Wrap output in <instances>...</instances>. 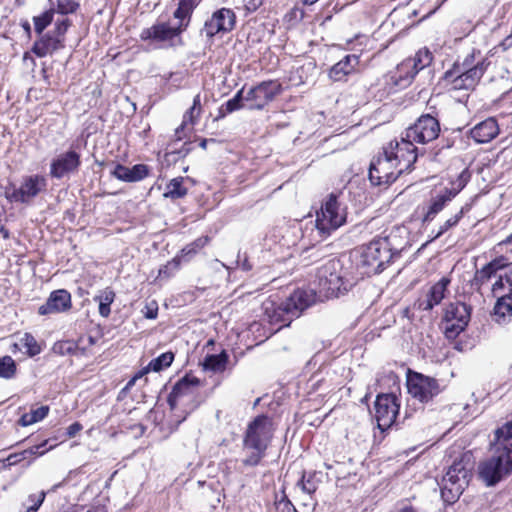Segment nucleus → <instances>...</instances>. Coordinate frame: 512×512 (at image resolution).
<instances>
[{
    "label": "nucleus",
    "mask_w": 512,
    "mask_h": 512,
    "mask_svg": "<svg viewBox=\"0 0 512 512\" xmlns=\"http://www.w3.org/2000/svg\"><path fill=\"white\" fill-rule=\"evenodd\" d=\"M512 474V422L494 432L490 456L478 465L479 479L488 487L497 485Z\"/></svg>",
    "instance_id": "1"
},
{
    "label": "nucleus",
    "mask_w": 512,
    "mask_h": 512,
    "mask_svg": "<svg viewBox=\"0 0 512 512\" xmlns=\"http://www.w3.org/2000/svg\"><path fill=\"white\" fill-rule=\"evenodd\" d=\"M417 161L408 144L391 141L383 152L370 163L369 179L375 186L389 185L406 171H410Z\"/></svg>",
    "instance_id": "2"
},
{
    "label": "nucleus",
    "mask_w": 512,
    "mask_h": 512,
    "mask_svg": "<svg viewBox=\"0 0 512 512\" xmlns=\"http://www.w3.org/2000/svg\"><path fill=\"white\" fill-rule=\"evenodd\" d=\"M314 289H297L285 301L275 305L272 301L264 303L265 314L271 324L288 326L295 318L317 301Z\"/></svg>",
    "instance_id": "3"
},
{
    "label": "nucleus",
    "mask_w": 512,
    "mask_h": 512,
    "mask_svg": "<svg viewBox=\"0 0 512 512\" xmlns=\"http://www.w3.org/2000/svg\"><path fill=\"white\" fill-rule=\"evenodd\" d=\"M355 284L354 278L348 277L339 260H329L317 269L315 285L319 297H338L346 293Z\"/></svg>",
    "instance_id": "4"
},
{
    "label": "nucleus",
    "mask_w": 512,
    "mask_h": 512,
    "mask_svg": "<svg viewBox=\"0 0 512 512\" xmlns=\"http://www.w3.org/2000/svg\"><path fill=\"white\" fill-rule=\"evenodd\" d=\"M472 464L468 456L455 460L443 476L440 490L444 502L453 504L456 502L471 478Z\"/></svg>",
    "instance_id": "5"
},
{
    "label": "nucleus",
    "mask_w": 512,
    "mask_h": 512,
    "mask_svg": "<svg viewBox=\"0 0 512 512\" xmlns=\"http://www.w3.org/2000/svg\"><path fill=\"white\" fill-rule=\"evenodd\" d=\"M400 252L401 249L393 244L392 235L376 238L362 248L360 263L374 273H380Z\"/></svg>",
    "instance_id": "6"
},
{
    "label": "nucleus",
    "mask_w": 512,
    "mask_h": 512,
    "mask_svg": "<svg viewBox=\"0 0 512 512\" xmlns=\"http://www.w3.org/2000/svg\"><path fill=\"white\" fill-rule=\"evenodd\" d=\"M347 220V209L339 195L329 194L316 213V228L320 235L327 237L343 226Z\"/></svg>",
    "instance_id": "7"
},
{
    "label": "nucleus",
    "mask_w": 512,
    "mask_h": 512,
    "mask_svg": "<svg viewBox=\"0 0 512 512\" xmlns=\"http://www.w3.org/2000/svg\"><path fill=\"white\" fill-rule=\"evenodd\" d=\"M440 131L439 120L430 114H423L405 130L398 141L408 144L412 148V154L418 156L419 151L415 144H427L437 139Z\"/></svg>",
    "instance_id": "8"
},
{
    "label": "nucleus",
    "mask_w": 512,
    "mask_h": 512,
    "mask_svg": "<svg viewBox=\"0 0 512 512\" xmlns=\"http://www.w3.org/2000/svg\"><path fill=\"white\" fill-rule=\"evenodd\" d=\"M47 185L48 181L43 175H26L22 177L18 187L11 184L6 188L5 197L11 203L29 205L38 195L46 191Z\"/></svg>",
    "instance_id": "9"
},
{
    "label": "nucleus",
    "mask_w": 512,
    "mask_h": 512,
    "mask_svg": "<svg viewBox=\"0 0 512 512\" xmlns=\"http://www.w3.org/2000/svg\"><path fill=\"white\" fill-rule=\"evenodd\" d=\"M470 307L462 302L450 303L446 306L443 316V330L447 339H455L463 332L470 320Z\"/></svg>",
    "instance_id": "10"
},
{
    "label": "nucleus",
    "mask_w": 512,
    "mask_h": 512,
    "mask_svg": "<svg viewBox=\"0 0 512 512\" xmlns=\"http://www.w3.org/2000/svg\"><path fill=\"white\" fill-rule=\"evenodd\" d=\"M236 25V14L232 9L220 8L204 22L200 34L206 38L208 43H213L214 37L223 36L231 32Z\"/></svg>",
    "instance_id": "11"
},
{
    "label": "nucleus",
    "mask_w": 512,
    "mask_h": 512,
    "mask_svg": "<svg viewBox=\"0 0 512 512\" xmlns=\"http://www.w3.org/2000/svg\"><path fill=\"white\" fill-rule=\"evenodd\" d=\"M272 437V422L267 416L261 415L248 425L244 437V446L252 450H266Z\"/></svg>",
    "instance_id": "12"
},
{
    "label": "nucleus",
    "mask_w": 512,
    "mask_h": 512,
    "mask_svg": "<svg viewBox=\"0 0 512 512\" xmlns=\"http://www.w3.org/2000/svg\"><path fill=\"white\" fill-rule=\"evenodd\" d=\"M185 31V25L171 26L167 22H160L145 28L140 33L143 41L162 43L165 47H172L176 42L181 43L180 35Z\"/></svg>",
    "instance_id": "13"
},
{
    "label": "nucleus",
    "mask_w": 512,
    "mask_h": 512,
    "mask_svg": "<svg viewBox=\"0 0 512 512\" xmlns=\"http://www.w3.org/2000/svg\"><path fill=\"white\" fill-rule=\"evenodd\" d=\"M198 379L183 378L178 381L173 387L171 393L168 396V404L172 410H176L181 406L189 405L185 408L186 414L193 411L198 404L195 402L194 385L198 384Z\"/></svg>",
    "instance_id": "14"
},
{
    "label": "nucleus",
    "mask_w": 512,
    "mask_h": 512,
    "mask_svg": "<svg viewBox=\"0 0 512 512\" xmlns=\"http://www.w3.org/2000/svg\"><path fill=\"white\" fill-rule=\"evenodd\" d=\"M400 405L394 394H380L377 396L374 409L378 428L387 430L395 422Z\"/></svg>",
    "instance_id": "15"
},
{
    "label": "nucleus",
    "mask_w": 512,
    "mask_h": 512,
    "mask_svg": "<svg viewBox=\"0 0 512 512\" xmlns=\"http://www.w3.org/2000/svg\"><path fill=\"white\" fill-rule=\"evenodd\" d=\"M409 394L420 402H428L440 393L438 381L420 373H414L407 379Z\"/></svg>",
    "instance_id": "16"
},
{
    "label": "nucleus",
    "mask_w": 512,
    "mask_h": 512,
    "mask_svg": "<svg viewBox=\"0 0 512 512\" xmlns=\"http://www.w3.org/2000/svg\"><path fill=\"white\" fill-rule=\"evenodd\" d=\"M281 92V84L277 81H263L250 88L245 95V101L251 102L249 108L262 110Z\"/></svg>",
    "instance_id": "17"
},
{
    "label": "nucleus",
    "mask_w": 512,
    "mask_h": 512,
    "mask_svg": "<svg viewBox=\"0 0 512 512\" xmlns=\"http://www.w3.org/2000/svg\"><path fill=\"white\" fill-rule=\"evenodd\" d=\"M81 165L80 154L73 149L60 153L50 163V176L62 179L76 173Z\"/></svg>",
    "instance_id": "18"
},
{
    "label": "nucleus",
    "mask_w": 512,
    "mask_h": 512,
    "mask_svg": "<svg viewBox=\"0 0 512 512\" xmlns=\"http://www.w3.org/2000/svg\"><path fill=\"white\" fill-rule=\"evenodd\" d=\"M489 65L490 61L487 58H481L478 60V66L457 72V74L447 81L452 84L454 89H473L478 84Z\"/></svg>",
    "instance_id": "19"
},
{
    "label": "nucleus",
    "mask_w": 512,
    "mask_h": 512,
    "mask_svg": "<svg viewBox=\"0 0 512 512\" xmlns=\"http://www.w3.org/2000/svg\"><path fill=\"white\" fill-rule=\"evenodd\" d=\"M450 279L442 277L438 282L432 285L426 293L421 295L416 302L414 307L421 311H430L435 306L439 305L445 297V293L450 284Z\"/></svg>",
    "instance_id": "20"
},
{
    "label": "nucleus",
    "mask_w": 512,
    "mask_h": 512,
    "mask_svg": "<svg viewBox=\"0 0 512 512\" xmlns=\"http://www.w3.org/2000/svg\"><path fill=\"white\" fill-rule=\"evenodd\" d=\"M71 307V295L65 289L53 291L47 301L38 309L40 315H48L67 311Z\"/></svg>",
    "instance_id": "21"
},
{
    "label": "nucleus",
    "mask_w": 512,
    "mask_h": 512,
    "mask_svg": "<svg viewBox=\"0 0 512 512\" xmlns=\"http://www.w3.org/2000/svg\"><path fill=\"white\" fill-rule=\"evenodd\" d=\"M150 173L149 166L145 164H136L133 167H127L122 164H115L110 171L111 176L119 181L134 183L145 179Z\"/></svg>",
    "instance_id": "22"
},
{
    "label": "nucleus",
    "mask_w": 512,
    "mask_h": 512,
    "mask_svg": "<svg viewBox=\"0 0 512 512\" xmlns=\"http://www.w3.org/2000/svg\"><path fill=\"white\" fill-rule=\"evenodd\" d=\"M202 113L201 97L197 94L193 99L192 106L185 112L182 124L175 130L176 140L180 141L186 136V131L191 132L198 123Z\"/></svg>",
    "instance_id": "23"
},
{
    "label": "nucleus",
    "mask_w": 512,
    "mask_h": 512,
    "mask_svg": "<svg viewBox=\"0 0 512 512\" xmlns=\"http://www.w3.org/2000/svg\"><path fill=\"white\" fill-rule=\"evenodd\" d=\"M499 134L497 121L490 117L475 125L471 131V137L478 143H488Z\"/></svg>",
    "instance_id": "24"
},
{
    "label": "nucleus",
    "mask_w": 512,
    "mask_h": 512,
    "mask_svg": "<svg viewBox=\"0 0 512 512\" xmlns=\"http://www.w3.org/2000/svg\"><path fill=\"white\" fill-rule=\"evenodd\" d=\"M64 47L62 38L50 33L41 35L32 47L33 53L38 57H45Z\"/></svg>",
    "instance_id": "25"
},
{
    "label": "nucleus",
    "mask_w": 512,
    "mask_h": 512,
    "mask_svg": "<svg viewBox=\"0 0 512 512\" xmlns=\"http://www.w3.org/2000/svg\"><path fill=\"white\" fill-rule=\"evenodd\" d=\"M415 65L414 62L406 59L397 66L395 72L391 73L390 80L396 88L403 89L410 85L417 74Z\"/></svg>",
    "instance_id": "26"
},
{
    "label": "nucleus",
    "mask_w": 512,
    "mask_h": 512,
    "mask_svg": "<svg viewBox=\"0 0 512 512\" xmlns=\"http://www.w3.org/2000/svg\"><path fill=\"white\" fill-rule=\"evenodd\" d=\"M359 64V57L354 54L346 55L342 60L334 64L329 70V78L333 81L345 80L355 71Z\"/></svg>",
    "instance_id": "27"
},
{
    "label": "nucleus",
    "mask_w": 512,
    "mask_h": 512,
    "mask_svg": "<svg viewBox=\"0 0 512 512\" xmlns=\"http://www.w3.org/2000/svg\"><path fill=\"white\" fill-rule=\"evenodd\" d=\"M493 315L499 324H506L512 320V294L503 293L499 296Z\"/></svg>",
    "instance_id": "28"
},
{
    "label": "nucleus",
    "mask_w": 512,
    "mask_h": 512,
    "mask_svg": "<svg viewBox=\"0 0 512 512\" xmlns=\"http://www.w3.org/2000/svg\"><path fill=\"white\" fill-rule=\"evenodd\" d=\"M503 258H497L486 264L480 270H477L474 278L473 285L480 289L482 285L487 283L496 273L503 268Z\"/></svg>",
    "instance_id": "29"
},
{
    "label": "nucleus",
    "mask_w": 512,
    "mask_h": 512,
    "mask_svg": "<svg viewBox=\"0 0 512 512\" xmlns=\"http://www.w3.org/2000/svg\"><path fill=\"white\" fill-rule=\"evenodd\" d=\"M323 473L320 471L303 472L301 479L297 482L296 486L301 489L303 493L312 496L319 485L322 483Z\"/></svg>",
    "instance_id": "30"
},
{
    "label": "nucleus",
    "mask_w": 512,
    "mask_h": 512,
    "mask_svg": "<svg viewBox=\"0 0 512 512\" xmlns=\"http://www.w3.org/2000/svg\"><path fill=\"white\" fill-rule=\"evenodd\" d=\"M201 0H180L177 9L174 11L173 16L179 22V25H185V30L188 28L192 13L199 5Z\"/></svg>",
    "instance_id": "31"
},
{
    "label": "nucleus",
    "mask_w": 512,
    "mask_h": 512,
    "mask_svg": "<svg viewBox=\"0 0 512 512\" xmlns=\"http://www.w3.org/2000/svg\"><path fill=\"white\" fill-rule=\"evenodd\" d=\"M501 270L502 272L500 273L498 280L492 286V291L495 295L501 293L512 294V263H503V268H501Z\"/></svg>",
    "instance_id": "32"
},
{
    "label": "nucleus",
    "mask_w": 512,
    "mask_h": 512,
    "mask_svg": "<svg viewBox=\"0 0 512 512\" xmlns=\"http://www.w3.org/2000/svg\"><path fill=\"white\" fill-rule=\"evenodd\" d=\"M451 199L449 198V195H446L443 191L433 197L427 206V210L423 216V222H430L432 221L436 215L441 212L444 207L447 205L448 202H450Z\"/></svg>",
    "instance_id": "33"
},
{
    "label": "nucleus",
    "mask_w": 512,
    "mask_h": 512,
    "mask_svg": "<svg viewBox=\"0 0 512 512\" xmlns=\"http://www.w3.org/2000/svg\"><path fill=\"white\" fill-rule=\"evenodd\" d=\"M481 58L480 51L473 50L472 53L468 54L462 62L454 63L453 67L445 72L444 79L450 80V78L457 74V72L478 66V60Z\"/></svg>",
    "instance_id": "34"
},
{
    "label": "nucleus",
    "mask_w": 512,
    "mask_h": 512,
    "mask_svg": "<svg viewBox=\"0 0 512 512\" xmlns=\"http://www.w3.org/2000/svg\"><path fill=\"white\" fill-rule=\"evenodd\" d=\"M184 177H176L169 181L166 185L163 196L171 200H177L185 197L188 193V188L184 186Z\"/></svg>",
    "instance_id": "35"
},
{
    "label": "nucleus",
    "mask_w": 512,
    "mask_h": 512,
    "mask_svg": "<svg viewBox=\"0 0 512 512\" xmlns=\"http://www.w3.org/2000/svg\"><path fill=\"white\" fill-rule=\"evenodd\" d=\"M114 299H115V293L110 288H106V289L100 291L99 294H97L94 297V301L98 302L99 314L102 317L107 318L110 315V313H111L110 306L114 302Z\"/></svg>",
    "instance_id": "36"
},
{
    "label": "nucleus",
    "mask_w": 512,
    "mask_h": 512,
    "mask_svg": "<svg viewBox=\"0 0 512 512\" xmlns=\"http://www.w3.org/2000/svg\"><path fill=\"white\" fill-rule=\"evenodd\" d=\"M49 413V406H41L31 410L29 413H25L21 416L18 423L19 425L26 427L43 420Z\"/></svg>",
    "instance_id": "37"
},
{
    "label": "nucleus",
    "mask_w": 512,
    "mask_h": 512,
    "mask_svg": "<svg viewBox=\"0 0 512 512\" xmlns=\"http://www.w3.org/2000/svg\"><path fill=\"white\" fill-rule=\"evenodd\" d=\"M227 359L225 353L208 355L203 362L204 370L213 372L223 371L226 367Z\"/></svg>",
    "instance_id": "38"
},
{
    "label": "nucleus",
    "mask_w": 512,
    "mask_h": 512,
    "mask_svg": "<svg viewBox=\"0 0 512 512\" xmlns=\"http://www.w3.org/2000/svg\"><path fill=\"white\" fill-rule=\"evenodd\" d=\"M454 146V140L451 138H441L440 141L429 151L431 161L440 162L446 156L445 152Z\"/></svg>",
    "instance_id": "39"
},
{
    "label": "nucleus",
    "mask_w": 512,
    "mask_h": 512,
    "mask_svg": "<svg viewBox=\"0 0 512 512\" xmlns=\"http://www.w3.org/2000/svg\"><path fill=\"white\" fill-rule=\"evenodd\" d=\"M470 179V172L465 169L457 177L455 181L451 182V188H445L443 191L452 200L468 183Z\"/></svg>",
    "instance_id": "40"
},
{
    "label": "nucleus",
    "mask_w": 512,
    "mask_h": 512,
    "mask_svg": "<svg viewBox=\"0 0 512 512\" xmlns=\"http://www.w3.org/2000/svg\"><path fill=\"white\" fill-rule=\"evenodd\" d=\"M471 209V205L470 204H465L460 210L458 213H456L454 216L450 217L449 219H447L440 227H439V230L438 232L435 234V236L433 237V240L434 239H437L439 238L440 236H442L446 231H448L450 228L456 226L459 221L461 220V218L464 216L465 213H467L469 210Z\"/></svg>",
    "instance_id": "41"
},
{
    "label": "nucleus",
    "mask_w": 512,
    "mask_h": 512,
    "mask_svg": "<svg viewBox=\"0 0 512 512\" xmlns=\"http://www.w3.org/2000/svg\"><path fill=\"white\" fill-rule=\"evenodd\" d=\"M54 13V8H51L44 11L40 15L33 17L34 29L37 34L41 35L43 31L52 23Z\"/></svg>",
    "instance_id": "42"
},
{
    "label": "nucleus",
    "mask_w": 512,
    "mask_h": 512,
    "mask_svg": "<svg viewBox=\"0 0 512 512\" xmlns=\"http://www.w3.org/2000/svg\"><path fill=\"white\" fill-rule=\"evenodd\" d=\"M208 237H200L193 241L192 243L186 245L181 250L180 259H184L186 261L190 260L195 254H197L207 243Z\"/></svg>",
    "instance_id": "43"
},
{
    "label": "nucleus",
    "mask_w": 512,
    "mask_h": 512,
    "mask_svg": "<svg viewBox=\"0 0 512 512\" xmlns=\"http://www.w3.org/2000/svg\"><path fill=\"white\" fill-rule=\"evenodd\" d=\"M16 363L11 356L0 357V377L4 379H11L16 374Z\"/></svg>",
    "instance_id": "44"
},
{
    "label": "nucleus",
    "mask_w": 512,
    "mask_h": 512,
    "mask_svg": "<svg viewBox=\"0 0 512 512\" xmlns=\"http://www.w3.org/2000/svg\"><path fill=\"white\" fill-rule=\"evenodd\" d=\"M432 59H433V57L429 50L421 49L415 54V56L413 58H408L407 60L414 62L416 64L415 69H416V72L418 73L420 70H422L425 67H427L428 65H430V63L432 62Z\"/></svg>",
    "instance_id": "45"
},
{
    "label": "nucleus",
    "mask_w": 512,
    "mask_h": 512,
    "mask_svg": "<svg viewBox=\"0 0 512 512\" xmlns=\"http://www.w3.org/2000/svg\"><path fill=\"white\" fill-rule=\"evenodd\" d=\"M173 360H174V354L172 352H165V353H162L157 358L153 359L150 362L149 367L153 371L158 372L166 367H169L171 365V363L173 362Z\"/></svg>",
    "instance_id": "46"
},
{
    "label": "nucleus",
    "mask_w": 512,
    "mask_h": 512,
    "mask_svg": "<svg viewBox=\"0 0 512 512\" xmlns=\"http://www.w3.org/2000/svg\"><path fill=\"white\" fill-rule=\"evenodd\" d=\"M180 263V257H174L171 261L159 269L158 278H169L174 275V273L180 268Z\"/></svg>",
    "instance_id": "47"
},
{
    "label": "nucleus",
    "mask_w": 512,
    "mask_h": 512,
    "mask_svg": "<svg viewBox=\"0 0 512 512\" xmlns=\"http://www.w3.org/2000/svg\"><path fill=\"white\" fill-rule=\"evenodd\" d=\"M21 343L27 349V353L31 357L41 352V348L38 345L36 339L29 333L24 334L21 339Z\"/></svg>",
    "instance_id": "48"
},
{
    "label": "nucleus",
    "mask_w": 512,
    "mask_h": 512,
    "mask_svg": "<svg viewBox=\"0 0 512 512\" xmlns=\"http://www.w3.org/2000/svg\"><path fill=\"white\" fill-rule=\"evenodd\" d=\"M78 8V4L73 0H56V9L55 12L67 15L70 13H74Z\"/></svg>",
    "instance_id": "49"
},
{
    "label": "nucleus",
    "mask_w": 512,
    "mask_h": 512,
    "mask_svg": "<svg viewBox=\"0 0 512 512\" xmlns=\"http://www.w3.org/2000/svg\"><path fill=\"white\" fill-rule=\"evenodd\" d=\"M243 107V104L236 101V99H229L224 105H222L219 109V118L226 116L229 113L237 111Z\"/></svg>",
    "instance_id": "50"
},
{
    "label": "nucleus",
    "mask_w": 512,
    "mask_h": 512,
    "mask_svg": "<svg viewBox=\"0 0 512 512\" xmlns=\"http://www.w3.org/2000/svg\"><path fill=\"white\" fill-rule=\"evenodd\" d=\"M275 509L276 512H297L294 505L286 495H282L280 499L275 501Z\"/></svg>",
    "instance_id": "51"
},
{
    "label": "nucleus",
    "mask_w": 512,
    "mask_h": 512,
    "mask_svg": "<svg viewBox=\"0 0 512 512\" xmlns=\"http://www.w3.org/2000/svg\"><path fill=\"white\" fill-rule=\"evenodd\" d=\"M266 450H253V452L243 460V464L246 466H256L259 464L261 459L265 456Z\"/></svg>",
    "instance_id": "52"
},
{
    "label": "nucleus",
    "mask_w": 512,
    "mask_h": 512,
    "mask_svg": "<svg viewBox=\"0 0 512 512\" xmlns=\"http://www.w3.org/2000/svg\"><path fill=\"white\" fill-rule=\"evenodd\" d=\"M70 25H71V22L67 18L62 19V20H57L55 23L54 34L64 40V35L67 32Z\"/></svg>",
    "instance_id": "53"
},
{
    "label": "nucleus",
    "mask_w": 512,
    "mask_h": 512,
    "mask_svg": "<svg viewBox=\"0 0 512 512\" xmlns=\"http://www.w3.org/2000/svg\"><path fill=\"white\" fill-rule=\"evenodd\" d=\"M46 443H47V441H44L43 443H41L39 445H35L29 449L24 450L26 458L29 459L28 463L31 462V459L34 456L43 455L47 451V450L40 451V449L42 447H44L46 445Z\"/></svg>",
    "instance_id": "54"
},
{
    "label": "nucleus",
    "mask_w": 512,
    "mask_h": 512,
    "mask_svg": "<svg viewBox=\"0 0 512 512\" xmlns=\"http://www.w3.org/2000/svg\"><path fill=\"white\" fill-rule=\"evenodd\" d=\"M76 349V346L74 343L72 342H63V343H58V344H55L54 346V350L56 352H60L61 354H70V353H73L74 350Z\"/></svg>",
    "instance_id": "55"
},
{
    "label": "nucleus",
    "mask_w": 512,
    "mask_h": 512,
    "mask_svg": "<svg viewBox=\"0 0 512 512\" xmlns=\"http://www.w3.org/2000/svg\"><path fill=\"white\" fill-rule=\"evenodd\" d=\"M26 459L27 458L25 456L24 451H21L19 453L10 454L6 459V462H7L8 466H13V465H16Z\"/></svg>",
    "instance_id": "56"
},
{
    "label": "nucleus",
    "mask_w": 512,
    "mask_h": 512,
    "mask_svg": "<svg viewBox=\"0 0 512 512\" xmlns=\"http://www.w3.org/2000/svg\"><path fill=\"white\" fill-rule=\"evenodd\" d=\"M237 265L239 268H241L243 271H246V272H248L252 269V265L250 264L249 259L246 256V254L241 255L240 253H238Z\"/></svg>",
    "instance_id": "57"
},
{
    "label": "nucleus",
    "mask_w": 512,
    "mask_h": 512,
    "mask_svg": "<svg viewBox=\"0 0 512 512\" xmlns=\"http://www.w3.org/2000/svg\"><path fill=\"white\" fill-rule=\"evenodd\" d=\"M262 5V0H245V9L248 13L255 12Z\"/></svg>",
    "instance_id": "58"
},
{
    "label": "nucleus",
    "mask_w": 512,
    "mask_h": 512,
    "mask_svg": "<svg viewBox=\"0 0 512 512\" xmlns=\"http://www.w3.org/2000/svg\"><path fill=\"white\" fill-rule=\"evenodd\" d=\"M83 429V426L79 422L72 423L66 430V434L69 438L74 437Z\"/></svg>",
    "instance_id": "59"
},
{
    "label": "nucleus",
    "mask_w": 512,
    "mask_h": 512,
    "mask_svg": "<svg viewBox=\"0 0 512 512\" xmlns=\"http://www.w3.org/2000/svg\"><path fill=\"white\" fill-rule=\"evenodd\" d=\"M145 308H146V312L144 313V315L147 319H155L157 317L158 307H157L156 303L147 305Z\"/></svg>",
    "instance_id": "60"
},
{
    "label": "nucleus",
    "mask_w": 512,
    "mask_h": 512,
    "mask_svg": "<svg viewBox=\"0 0 512 512\" xmlns=\"http://www.w3.org/2000/svg\"><path fill=\"white\" fill-rule=\"evenodd\" d=\"M46 497V493L44 491H41L38 496V500L36 504L30 505L26 512H37L39 507L42 505Z\"/></svg>",
    "instance_id": "61"
},
{
    "label": "nucleus",
    "mask_w": 512,
    "mask_h": 512,
    "mask_svg": "<svg viewBox=\"0 0 512 512\" xmlns=\"http://www.w3.org/2000/svg\"><path fill=\"white\" fill-rule=\"evenodd\" d=\"M244 88H241L237 93L233 96L234 99H236L237 102L243 104L242 102L245 100Z\"/></svg>",
    "instance_id": "62"
},
{
    "label": "nucleus",
    "mask_w": 512,
    "mask_h": 512,
    "mask_svg": "<svg viewBox=\"0 0 512 512\" xmlns=\"http://www.w3.org/2000/svg\"><path fill=\"white\" fill-rule=\"evenodd\" d=\"M0 234L4 239H8L10 237L9 231L3 226L0 227Z\"/></svg>",
    "instance_id": "63"
},
{
    "label": "nucleus",
    "mask_w": 512,
    "mask_h": 512,
    "mask_svg": "<svg viewBox=\"0 0 512 512\" xmlns=\"http://www.w3.org/2000/svg\"><path fill=\"white\" fill-rule=\"evenodd\" d=\"M86 512H105L104 508L103 507H93L89 510H87Z\"/></svg>",
    "instance_id": "64"
}]
</instances>
